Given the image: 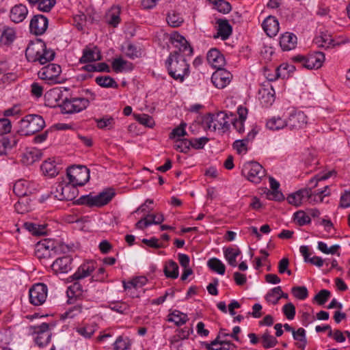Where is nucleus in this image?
Masks as SVG:
<instances>
[{
    "instance_id": "43",
    "label": "nucleus",
    "mask_w": 350,
    "mask_h": 350,
    "mask_svg": "<svg viewBox=\"0 0 350 350\" xmlns=\"http://www.w3.org/2000/svg\"><path fill=\"white\" fill-rule=\"evenodd\" d=\"M131 347V342L129 338L120 336L113 343L114 350H128Z\"/></svg>"
},
{
    "instance_id": "40",
    "label": "nucleus",
    "mask_w": 350,
    "mask_h": 350,
    "mask_svg": "<svg viewBox=\"0 0 350 350\" xmlns=\"http://www.w3.org/2000/svg\"><path fill=\"white\" fill-rule=\"evenodd\" d=\"M95 81L98 85L103 88H117L118 87L117 82L109 76L97 77Z\"/></svg>"
},
{
    "instance_id": "58",
    "label": "nucleus",
    "mask_w": 350,
    "mask_h": 350,
    "mask_svg": "<svg viewBox=\"0 0 350 350\" xmlns=\"http://www.w3.org/2000/svg\"><path fill=\"white\" fill-rule=\"evenodd\" d=\"M187 126V124L185 122H181L180 124L174 129L170 133V138H175L176 137H183L187 135V132L185 131V128Z\"/></svg>"
},
{
    "instance_id": "33",
    "label": "nucleus",
    "mask_w": 350,
    "mask_h": 350,
    "mask_svg": "<svg viewBox=\"0 0 350 350\" xmlns=\"http://www.w3.org/2000/svg\"><path fill=\"white\" fill-rule=\"evenodd\" d=\"M188 320L189 319L186 314L177 310L173 311L167 317V321L170 322H174L177 326L185 324Z\"/></svg>"
},
{
    "instance_id": "55",
    "label": "nucleus",
    "mask_w": 350,
    "mask_h": 350,
    "mask_svg": "<svg viewBox=\"0 0 350 350\" xmlns=\"http://www.w3.org/2000/svg\"><path fill=\"white\" fill-rule=\"evenodd\" d=\"M74 203L76 204L87 205L90 207L96 206L94 197L91 195L82 196Z\"/></svg>"
},
{
    "instance_id": "29",
    "label": "nucleus",
    "mask_w": 350,
    "mask_h": 350,
    "mask_svg": "<svg viewBox=\"0 0 350 350\" xmlns=\"http://www.w3.org/2000/svg\"><path fill=\"white\" fill-rule=\"evenodd\" d=\"M42 152L38 149L27 150L23 153L21 161L24 165H30L39 161L42 157Z\"/></svg>"
},
{
    "instance_id": "51",
    "label": "nucleus",
    "mask_w": 350,
    "mask_h": 350,
    "mask_svg": "<svg viewBox=\"0 0 350 350\" xmlns=\"http://www.w3.org/2000/svg\"><path fill=\"white\" fill-rule=\"evenodd\" d=\"M294 219L299 226H304L310 224L311 221L309 215H306L303 211H298L294 214Z\"/></svg>"
},
{
    "instance_id": "64",
    "label": "nucleus",
    "mask_w": 350,
    "mask_h": 350,
    "mask_svg": "<svg viewBox=\"0 0 350 350\" xmlns=\"http://www.w3.org/2000/svg\"><path fill=\"white\" fill-rule=\"evenodd\" d=\"M339 206L343 208L350 206V191H345L341 196Z\"/></svg>"
},
{
    "instance_id": "45",
    "label": "nucleus",
    "mask_w": 350,
    "mask_h": 350,
    "mask_svg": "<svg viewBox=\"0 0 350 350\" xmlns=\"http://www.w3.org/2000/svg\"><path fill=\"white\" fill-rule=\"evenodd\" d=\"M97 126L100 129H111L113 127L115 124L114 119L109 116H105L100 119H95Z\"/></svg>"
},
{
    "instance_id": "26",
    "label": "nucleus",
    "mask_w": 350,
    "mask_h": 350,
    "mask_svg": "<svg viewBox=\"0 0 350 350\" xmlns=\"http://www.w3.org/2000/svg\"><path fill=\"white\" fill-rule=\"evenodd\" d=\"M297 40L295 35L286 32L280 38V45L283 51H290L296 46Z\"/></svg>"
},
{
    "instance_id": "20",
    "label": "nucleus",
    "mask_w": 350,
    "mask_h": 350,
    "mask_svg": "<svg viewBox=\"0 0 350 350\" xmlns=\"http://www.w3.org/2000/svg\"><path fill=\"white\" fill-rule=\"evenodd\" d=\"M311 189H302L295 193H291L287 197L289 204L295 206H299L305 198H312Z\"/></svg>"
},
{
    "instance_id": "10",
    "label": "nucleus",
    "mask_w": 350,
    "mask_h": 350,
    "mask_svg": "<svg viewBox=\"0 0 350 350\" xmlns=\"http://www.w3.org/2000/svg\"><path fill=\"white\" fill-rule=\"evenodd\" d=\"M31 329L37 335L35 338V342L38 347H43L49 344L51 338V332L48 323H42L40 325L31 327Z\"/></svg>"
},
{
    "instance_id": "19",
    "label": "nucleus",
    "mask_w": 350,
    "mask_h": 350,
    "mask_svg": "<svg viewBox=\"0 0 350 350\" xmlns=\"http://www.w3.org/2000/svg\"><path fill=\"white\" fill-rule=\"evenodd\" d=\"M217 70L213 75L211 80L216 88L222 89L230 82L231 74L221 68Z\"/></svg>"
},
{
    "instance_id": "8",
    "label": "nucleus",
    "mask_w": 350,
    "mask_h": 350,
    "mask_svg": "<svg viewBox=\"0 0 350 350\" xmlns=\"http://www.w3.org/2000/svg\"><path fill=\"white\" fill-rule=\"evenodd\" d=\"M286 123V127L290 130H299L307 124L308 118L303 111L293 109L288 113Z\"/></svg>"
},
{
    "instance_id": "32",
    "label": "nucleus",
    "mask_w": 350,
    "mask_h": 350,
    "mask_svg": "<svg viewBox=\"0 0 350 350\" xmlns=\"http://www.w3.org/2000/svg\"><path fill=\"white\" fill-rule=\"evenodd\" d=\"M163 271L165 275L169 278L176 279L179 275L178 266L173 260L166 262Z\"/></svg>"
},
{
    "instance_id": "21",
    "label": "nucleus",
    "mask_w": 350,
    "mask_h": 350,
    "mask_svg": "<svg viewBox=\"0 0 350 350\" xmlns=\"http://www.w3.org/2000/svg\"><path fill=\"white\" fill-rule=\"evenodd\" d=\"M28 14V9L23 4H17L12 8L10 17L12 21L18 23L23 21Z\"/></svg>"
},
{
    "instance_id": "18",
    "label": "nucleus",
    "mask_w": 350,
    "mask_h": 350,
    "mask_svg": "<svg viewBox=\"0 0 350 350\" xmlns=\"http://www.w3.org/2000/svg\"><path fill=\"white\" fill-rule=\"evenodd\" d=\"M72 258L69 256L57 258L51 265L55 273H66L72 269Z\"/></svg>"
},
{
    "instance_id": "36",
    "label": "nucleus",
    "mask_w": 350,
    "mask_h": 350,
    "mask_svg": "<svg viewBox=\"0 0 350 350\" xmlns=\"http://www.w3.org/2000/svg\"><path fill=\"white\" fill-rule=\"evenodd\" d=\"M293 337L297 341L296 346L304 350L307 345V338L306 335V330L300 327L297 330L293 331Z\"/></svg>"
},
{
    "instance_id": "41",
    "label": "nucleus",
    "mask_w": 350,
    "mask_h": 350,
    "mask_svg": "<svg viewBox=\"0 0 350 350\" xmlns=\"http://www.w3.org/2000/svg\"><path fill=\"white\" fill-rule=\"evenodd\" d=\"M262 347L265 349H270L274 347L277 343V339L269 334L268 331H266L260 337Z\"/></svg>"
},
{
    "instance_id": "38",
    "label": "nucleus",
    "mask_w": 350,
    "mask_h": 350,
    "mask_svg": "<svg viewBox=\"0 0 350 350\" xmlns=\"http://www.w3.org/2000/svg\"><path fill=\"white\" fill-rule=\"evenodd\" d=\"M166 20L168 25L172 27H178L184 22V19L180 14L175 11L170 12L167 14Z\"/></svg>"
},
{
    "instance_id": "3",
    "label": "nucleus",
    "mask_w": 350,
    "mask_h": 350,
    "mask_svg": "<svg viewBox=\"0 0 350 350\" xmlns=\"http://www.w3.org/2000/svg\"><path fill=\"white\" fill-rule=\"evenodd\" d=\"M17 133L21 135H31L40 131L45 126V122L40 115L29 114L21 119Z\"/></svg>"
},
{
    "instance_id": "16",
    "label": "nucleus",
    "mask_w": 350,
    "mask_h": 350,
    "mask_svg": "<svg viewBox=\"0 0 350 350\" xmlns=\"http://www.w3.org/2000/svg\"><path fill=\"white\" fill-rule=\"evenodd\" d=\"M45 43L41 40L30 42L25 50V56L29 62H36L40 53L44 50Z\"/></svg>"
},
{
    "instance_id": "1",
    "label": "nucleus",
    "mask_w": 350,
    "mask_h": 350,
    "mask_svg": "<svg viewBox=\"0 0 350 350\" xmlns=\"http://www.w3.org/2000/svg\"><path fill=\"white\" fill-rule=\"evenodd\" d=\"M169 75L175 80L180 82L189 73V65L178 51L171 53L165 62Z\"/></svg>"
},
{
    "instance_id": "63",
    "label": "nucleus",
    "mask_w": 350,
    "mask_h": 350,
    "mask_svg": "<svg viewBox=\"0 0 350 350\" xmlns=\"http://www.w3.org/2000/svg\"><path fill=\"white\" fill-rule=\"evenodd\" d=\"M142 243L150 247L156 249L163 248L165 247L163 243H159V239L156 237H152L150 239H144L142 240Z\"/></svg>"
},
{
    "instance_id": "11",
    "label": "nucleus",
    "mask_w": 350,
    "mask_h": 350,
    "mask_svg": "<svg viewBox=\"0 0 350 350\" xmlns=\"http://www.w3.org/2000/svg\"><path fill=\"white\" fill-rule=\"evenodd\" d=\"M224 329H220L219 332L216 338L211 343L203 342L202 345L205 347L207 350H234L237 347L232 342L229 340H223L221 338L222 331Z\"/></svg>"
},
{
    "instance_id": "31",
    "label": "nucleus",
    "mask_w": 350,
    "mask_h": 350,
    "mask_svg": "<svg viewBox=\"0 0 350 350\" xmlns=\"http://www.w3.org/2000/svg\"><path fill=\"white\" fill-rule=\"evenodd\" d=\"M269 183L272 191L267 193L269 199L278 201L283 200L284 198L282 193L278 191L280 183L273 177H269Z\"/></svg>"
},
{
    "instance_id": "39",
    "label": "nucleus",
    "mask_w": 350,
    "mask_h": 350,
    "mask_svg": "<svg viewBox=\"0 0 350 350\" xmlns=\"http://www.w3.org/2000/svg\"><path fill=\"white\" fill-rule=\"evenodd\" d=\"M43 49L44 50L40 53L37 59V62L42 65L52 61L55 55V53L52 49H47L46 44Z\"/></svg>"
},
{
    "instance_id": "56",
    "label": "nucleus",
    "mask_w": 350,
    "mask_h": 350,
    "mask_svg": "<svg viewBox=\"0 0 350 350\" xmlns=\"http://www.w3.org/2000/svg\"><path fill=\"white\" fill-rule=\"evenodd\" d=\"M330 291L326 289L321 290L314 297V299L319 304L323 305L329 298Z\"/></svg>"
},
{
    "instance_id": "27",
    "label": "nucleus",
    "mask_w": 350,
    "mask_h": 350,
    "mask_svg": "<svg viewBox=\"0 0 350 350\" xmlns=\"http://www.w3.org/2000/svg\"><path fill=\"white\" fill-rule=\"evenodd\" d=\"M116 193L113 189H107L99 194L94 196L96 206L100 207L108 204L115 196Z\"/></svg>"
},
{
    "instance_id": "12",
    "label": "nucleus",
    "mask_w": 350,
    "mask_h": 350,
    "mask_svg": "<svg viewBox=\"0 0 350 350\" xmlns=\"http://www.w3.org/2000/svg\"><path fill=\"white\" fill-rule=\"evenodd\" d=\"M48 19L42 14L35 15L31 20L29 29L31 33L40 36L43 34L48 27Z\"/></svg>"
},
{
    "instance_id": "6",
    "label": "nucleus",
    "mask_w": 350,
    "mask_h": 350,
    "mask_svg": "<svg viewBox=\"0 0 350 350\" xmlns=\"http://www.w3.org/2000/svg\"><path fill=\"white\" fill-rule=\"evenodd\" d=\"M242 174L250 182L259 183L265 176V170L258 162L250 161L244 164Z\"/></svg>"
},
{
    "instance_id": "50",
    "label": "nucleus",
    "mask_w": 350,
    "mask_h": 350,
    "mask_svg": "<svg viewBox=\"0 0 350 350\" xmlns=\"http://www.w3.org/2000/svg\"><path fill=\"white\" fill-rule=\"evenodd\" d=\"M291 293L295 297L300 300H304L308 296V291L306 286H294L291 288Z\"/></svg>"
},
{
    "instance_id": "30",
    "label": "nucleus",
    "mask_w": 350,
    "mask_h": 350,
    "mask_svg": "<svg viewBox=\"0 0 350 350\" xmlns=\"http://www.w3.org/2000/svg\"><path fill=\"white\" fill-rule=\"evenodd\" d=\"M54 163L53 160L49 159L42 164L40 168L44 175L54 177L58 174L59 167Z\"/></svg>"
},
{
    "instance_id": "13",
    "label": "nucleus",
    "mask_w": 350,
    "mask_h": 350,
    "mask_svg": "<svg viewBox=\"0 0 350 350\" xmlns=\"http://www.w3.org/2000/svg\"><path fill=\"white\" fill-rule=\"evenodd\" d=\"M172 43L178 49L176 51L180 55L183 53L185 55H191L193 54V49L184 36L178 33H173L171 36Z\"/></svg>"
},
{
    "instance_id": "35",
    "label": "nucleus",
    "mask_w": 350,
    "mask_h": 350,
    "mask_svg": "<svg viewBox=\"0 0 350 350\" xmlns=\"http://www.w3.org/2000/svg\"><path fill=\"white\" fill-rule=\"evenodd\" d=\"M241 251L239 248L227 247L224 250V254L228 264L232 267L237 265V257L239 256Z\"/></svg>"
},
{
    "instance_id": "53",
    "label": "nucleus",
    "mask_w": 350,
    "mask_h": 350,
    "mask_svg": "<svg viewBox=\"0 0 350 350\" xmlns=\"http://www.w3.org/2000/svg\"><path fill=\"white\" fill-rule=\"evenodd\" d=\"M308 57L314 64L315 69L321 68L325 59L324 53L319 51L315 52L314 53L308 55Z\"/></svg>"
},
{
    "instance_id": "4",
    "label": "nucleus",
    "mask_w": 350,
    "mask_h": 350,
    "mask_svg": "<svg viewBox=\"0 0 350 350\" xmlns=\"http://www.w3.org/2000/svg\"><path fill=\"white\" fill-rule=\"evenodd\" d=\"M67 176L76 186H83L90 180V170L84 165H72L67 169Z\"/></svg>"
},
{
    "instance_id": "48",
    "label": "nucleus",
    "mask_w": 350,
    "mask_h": 350,
    "mask_svg": "<svg viewBox=\"0 0 350 350\" xmlns=\"http://www.w3.org/2000/svg\"><path fill=\"white\" fill-rule=\"evenodd\" d=\"M15 31L10 27H4L1 36V40L5 44H9L15 39Z\"/></svg>"
},
{
    "instance_id": "61",
    "label": "nucleus",
    "mask_w": 350,
    "mask_h": 350,
    "mask_svg": "<svg viewBox=\"0 0 350 350\" xmlns=\"http://www.w3.org/2000/svg\"><path fill=\"white\" fill-rule=\"evenodd\" d=\"M55 4V0H40L38 9L42 12H49Z\"/></svg>"
},
{
    "instance_id": "5",
    "label": "nucleus",
    "mask_w": 350,
    "mask_h": 350,
    "mask_svg": "<svg viewBox=\"0 0 350 350\" xmlns=\"http://www.w3.org/2000/svg\"><path fill=\"white\" fill-rule=\"evenodd\" d=\"M228 115L224 111H219L216 114L208 113L204 116L202 123L210 131L216 129H228L230 126L227 121Z\"/></svg>"
},
{
    "instance_id": "49",
    "label": "nucleus",
    "mask_w": 350,
    "mask_h": 350,
    "mask_svg": "<svg viewBox=\"0 0 350 350\" xmlns=\"http://www.w3.org/2000/svg\"><path fill=\"white\" fill-rule=\"evenodd\" d=\"M315 42L319 44V46L329 48L331 46H334V40L331 36L326 33H323L321 36L315 38Z\"/></svg>"
},
{
    "instance_id": "2",
    "label": "nucleus",
    "mask_w": 350,
    "mask_h": 350,
    "mask_svg": "<svg viewBox=\"0 0 350 350\" xmlns=\"http://www.w3.org/2000/svg\"><path fill=\"white\" fill-rule=\"evenodd\" d=\"M94 264L95 262L93 261H89L82 264L78 268L77 271L70 277V278L72 279L71 281L76 280V282L68 288L67 294L69 297H79L81 295L83 291L82 286L77 280L90 275L95 269Z\"/></svg>"
},
{
    "instance_id": "60",
    "label": "nucleus",
    "mask_w": 350,
    "mask_h": 350,
    "mask_svg": "<svg viewBox=\"0 0 350 350\" xmlns=\"http://www.w3.org/2000/svg\"><path fill=\"white\" fill-rule=\"evenodd\" d=\"M191 142V147L195 149H202L204 148V145L209 141V139L206 137H202L200 138H193L189 139Z\"/></svg>"
},
{
    "instance_id": "57",
    "label": "nucleus",
    "mask_w": 350,
    "mask_h": 350,
    "mask_svg": "<svg viewBox=\"0 0 350 350\" xmlns=\"http://www.w3.org/2000/svg\"><path fill=\"white\" fill-rule=\"evenodd\" d=\"M191 142L187 139H178L176 142L175 148L182 152H187L191 147Z\"/></svg>"
},
{
    "instance_id": "46",
    "label": "nucleus",
    "mask_w": 350,
    "mask_h": 350,
    "mask_svg": "<svg viewBox=\"0 0 350 350\" xmlns=\"http://www.w3.org/2000/svg\"><path fill=\"white\" fill-rule=\"evenodd\" d=\"M292 59L295 62L300 63L301 66L307 69L311 70L315 68L314 64L312 63L308 56L297 55L293 56Z\"/></svg>"
},
{
    "instance_id": "47",
    "label": "nucleus",
    "mask_w": 350,
    "mask_h": 350,
    "mask_svg": "<svg viewBox=\"0 0 350 350\" xmlns=\"http://www.w3.org/2000/svg\"><path fill=\"white\" fill-rule=\"evenodd\" d=\"M261 94L260 102L265 107L271 106L275 101L274 94L268 90H263L260 92Z\"/></svg>"
},
{
    "instance_id": "62",
    "label": "nucleus",
    "mask_w": 350,
    "mask_h": 350,
    "mask_svg": "<svg viewBox=\"0 0 350 350\" xmlns=\"http://www.w3.org/2000/svg\"><path fill=\"white\" fill-rule=\"evenodd\" d=\"M12 124L7 118H0V135L7 134L11 131Z\"/></svg>"
},
{
    "instance_id": "59",
    "label": "nucleus",
    "mask_w": 350,
    "mask_h": 350,
    "mask_svg": "<svg viewBox=\"0 0 350 350\" xmlns=\"http://www.w3.org/2000/svg\"><path fill=\"white\" fill-rule=\"evenodd\" d=\"M282 312L288 319L292 320L295 316V307L292 303H288L283 306Z\"/></svg>"
},
{
    "instance_id": "17",
    "label": "nucleus",
    "mask_w": 350,
    "mask_h": 350,
    "mask_svg": "<svg viewBox=\"0 0 350 350\" xmlns=\"http://www.w3.org/2000/svg\"><path fill=\"white\" fill-rule=\"evenodd\" d=\"M36 247L38 248V253H39L40 250H43V249H45L46 252L51 250L53 253H66L70 250L68 246L65 244L60 243L55 245L53 241L47 239L39 242Z\"/></svg>"
},
{
    "instance_id": "42",
    "label": "nucleus",
    "mask_w": 350,
    "mask_h": 350,
    "mask_svg": "<svg viewBox=\"0 0 350 350\" xmlns=\"http://www.w3.org/2000/svg\"><path fill=\"white\" fill-rule=\"evenodd\" d=\"M286 120H282L281 118L273 117L267 122V127L271 130H278L286 126Z\"/></svg>"
},
{
    "instance_id": "37",
    "label": "nucleus",
    "mask_w": 350,
    "mask_h": 350,
    "mask_svg": "<svg viewBox=\"0 0 350 350\" xmlns=\"http://www.w3.org/2000/svg\"><path fill=\"white\" fill-rule=\"evenodd\" d=\"M208 267L213 271L224 275L226 271L225 265L218 258H212L207 262Z\"/></svg>"
},
{
    "instance_id": "52",
    "label": "nucleus",
    "mask_w": 350,
    "mask_h": 350,
    "mask_svg": "<svg viewBox=\"0 0 350 350\" xmlns=\"http://www.w3.org/2000/svg\"><path fill=\"white\" fill-rule=\"evenodd\" d=\"M134 117L135 120L139 122L141 124H143L148 127H152L154 122L151 116L147 114H134Z\"/></svg>"
},
{
    "instance_id": "14",
    "label": "nucleus",
    "mask_w": 350,
    "mask_h": 350,
    "mask_svg": "<svg viewBox=\"0 0 350 350\" xmlns=\"http://www.w3.org/2000/svg\"><path fill=\"white\" fill-rule=\"evenodd\" d=\"M27 183L22 180H19L16 182L13 187V191L16 193V196L20 197V200L18 203L15 204V208L18 212L23 213L24 211H28V207H25L24 209L20 211V207L22 204L27 203L26 199L24 198L26 196H27L28 189L27 187Z\"/></svg>"
},
{
    "instance_id": "25",
    "label": "nucleus",
    "mask_w": 350,
    "mask_h": 350,
    "mask_svg": "<svg viewBox=\"0 0 350 350\" xmlns=\"http://www.w3.org/2000/svg\"><path fill=\"white\" fill-rule=\"evenodd\" d=\"M102 56L100 52L97 47L92 49L86 48L83 51V55L79 59V62L82 64L92 62L100 60Z\"/></svg>"
},
{
    "instance_id": "28",
    "label": "nucleus",
    "mask_w": 350,
    "mask_h": 350,
    "mask_svg": "<svg viewBox=\"0 0 350 350\" xmlns=\"http://www.w3.org/2000/svg\"><path fill=\"white\" fill-rule=\"evenodd\" d=\"M217 36L215 38L221 37L223 40L228 39L232 33V27L226 19H218Z\"/></svg>"
},
{
    "instance_id": "7",
    "label": "nucleus",
    "mask_w": 350,
    "mask_h": 350,
    "mask_svg": "<svg viewBox=\"0 0 350 350\" xmlns=\"http://www.w3.org/2000/svg\"><path fill=\"white\" fill-rule=\"evenodd\" d=\"M90 104L88 98L75 97L63 100L60 105L62 111L64 113H78L85 109Z\"/></svg>"
},
{
    "instance_id": "34",
    "label": "nucleus",
    "mask_w": 350,
    "mask_h": 350,
    "mask_svg": "<svg viewBox=\"0 0 350 350\" xmlns=\"http://www.w3.org/2000/svg\"><path fill=\"white\" fill-rule=\"evenodd\" d=\"M17 143L18 139L15 137L12 138L3 137L0 139V156L6 155L7 150L14 148L16 146Z\"/></svg>"
},
{
    "instance_id": "44",
    "label": "nucleus",
    "mask_w": 350,
    "mask_h": 350,
    "mask_svg": "<svg viewBox=\"0 0 350 350\" xmlns=\"http://www.w3.org/2000/svg\"><path fill=\"white\" fill-rule=\"evenodd\" d=\"M280 292H281V286L274 287L267 293L265 299L273 305L278 304L280 299V297H278Z\"/></svg>"
},
{
    "instance_id": "15",
    "label": "nucleus",
    "mask_w": 350,
    "mask_h": 350,
    "mask_svg": "<svg viewBox=\"0 0 350 350\" xmlns=\"http://www.w3.org/2000/svg\"><path fill=\"white\" fill-rule=\"evenodd\" d=\"M61 66L55 64H49L44 66L39 72L38 76L42 80L53 81L59 76Z\"/></svg>"
},
{
    "instance_id": "54",
    "label": "nucleus",
    "mask_w": 350,
    "mask_h": 350,
    "mask_svg": "<svg viewBox=\"0 0 350 350\" xmlns=\"http://www.w3.org/2000/svg\"><path fill=\"white\" fill-rule=\"evenodd\" d=\"M333 172H334V171H330L327 173H324V174L321 173V174H317L314 178L310 179V180L309 182V185L311 186V187L310 189H312V188L316 187L318 185L319 181L324 180H326V179L329 178V177H331Z\"/></svg>"
},
{
    "instance_id": "23",
    "label": "nucleus",
    "mask_w": 350,
    "mask_h": 350,
    "mask_svg": "<svg viewBox=\"0 0 350 350\" xmlns=\"http://www.w3.org/2000/svg\"><path fill=\"white\" fill-rule=\"evenodd\" d=\"M262 27L267 35L271 38L279 31V22L275 17L269 16L264 20Z\"/></svg>"
},
{
    "instance_id": "22",
    "label": "nucleus",
    "mask_w": 350,
    "mask_h": 350,
    "mask_svg": "<svg viewBox=\"0 0 350 350\" xmlns=\"http://www.w3.org/2000/svg\"><path fill=\"white\" fill-rule=\"evenodd\" d=\"M77 187V186L70 181L68 183H64V188L61 189L62 194H59L58 196H57V199L67 201L74 200L79 193Z\"/></svg>"
},
{
    "instance_id": "24",
    "label": "nucleus",
    "mask_w": 350,
    "mask_h": 350,
    "mask_svg": "<svg viewBox=\"0 0 350 350\" xmlns=\"http://www.w3.org/2000/svg\"><path fill=\"white\" fill-rule=\"evenodd\" d=\"M206 58L208 63L217 69H220L225 64L224 57L217 49H211L208 52Z\"/></svg>"
},
{
    "instance_id": "9",
    "label": "nucleus",
    "mask_w": 350,
    "mask_h": 350,
    "mask_svg": "<svg viewBox=\"0 0 350 350\" xmlns=\"http://www.w3.org/2000/svg\"><path fill=\"white\" fill-rule=\"evenodd\" d=\"M47 286L42 283L34 284L29 291V301L34 306L42 305L47 297Z\"/></svg>"
}]
</instances>
